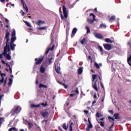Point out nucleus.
Instances as JSON below:
<instances>
[{
  "instance_id": "1",
  "label": "nucleus",
  "mask_w": 131,
  "mask_h": 131,
  "mask_svg": "<svg viewBox=\"0 0 131 131\" xmlns=\"http://www.w3.org/2000/svg\"><path fill=\"white\" fill-rule=\"evenodd\" d=\"M4 56L6 58L7 60H10L11 59V49L10 46H5L4 48V52L3 53Z\"/></svg>"
},
{
  "instance_id": "2",
  "label": "nucleus",
  "mask_w": 131,
  "mask_h": 131,
  "mask_svg": "<svg viewBox=\"0 0 131 131\" xmlns=\"http://www.w3.org/2000/svg\"><path fill=\"white\" fill-rule=\"evenodd\" d=\"M21 110H22V108L21 106L17 105L15 106L12 110L11 113H12L13 115L15 114H19L20 112H21Z\"/></svg>"
},
{
  "instance_id": "3",
  "label": "nucleus",
  "mask_w": 131,
  "mask_h": 131,
  "mask_svg": "<svg viewBox=\"0 0 131 131\" xmlns=\"http://www.w3.org/2000/svg\"><path fill=\"white\" fill-rule=\"evenodd\" d=\"M6 34L5 38L6 39V45L5 47H10L9 41H10V32H9V29L5 30Z\"/></svg>"
},
{
  "instance_id": "4",
  "label": "nucleus",
  "mask_w": 131,
  "mask_h": 131,
  "mask_svg": "<svg viewBox=\"0 0 131 131\" xmlns=\"http://www.w3.org/2000/svg\"><path fill=\"white\" fill-rule=\"evenodd\" d=\"M54 39H52L51 43L49 45L50 47L45 52V55H48L50 51H53L55 49V44H54Z\"/></svg>"
},
{
  "instance_id": "5",
  "label": "nucleus",
  "mask_w": 131,
  "mask_h": 131,
  "mask_svg": "<svg viewBox=\"0 0 131 131\" xmlns=\"http://www.w3.org/2000/svg\"><path fill=\"white\" fill-rule=\"evenodd\" d=\"M43 59H45V56L43 55H41L38 58H35V65H39L40 64H41L42 61H43Z\"/></svg>"
},
{
  "instance_id": "6",
  "label": "nucleus",
  "mask_w": 131,
  "mask_h": 131,
  "mask_svg": "<svg viewBox=\"0 0 131 131\" xmlns=\"http://www.w3.org/2000/svg\"><path fill=\"white\" fill-rule=\"evenodd\" d=\"M17 37H16V31L13 30L11 34V41L10 42V43H14Z\"/></svg>"
},
{
  "instance_id": "7",
  "label": "nucleus",
  "mask_w": 131,
  "mask_h": 131,
  "mask_svg": "<svg viewBox=\"0 0 131 131\" xmlns=\"http://www.w3.org/2000/svg\"><path fill=\"white\" fill-rule=\"evenodd\" d=\"M62 11H63L64 18H68V13H67V10L66 7H65V6L64 5L62 6Z\"/></svg>"
},
{
  "instance_id": "8",
  "label": "nucleus",
  "mask_w": 131,
  "mask_h": 131,
  "mask_svg": "<svg viewBox=\"0 0 131 131\" xmlns=\"http://www.w3.org/2000/svg\"><path fill=\"white\" fill-rule=\"evenodd\" d=\"M103 47L105 50H107V51H110V50L112 49L111 45L108 43L103 44Z\"/></svg>"
},
{
  "instance_id": "9",
  "label": "nucleus",
  "mask_w": 131,
  "mask_h": 131,
  "mask_svg": "<svg viewBox=\"0 0 131 131\" xmlns=\"http://www.w3.org/2000/svg\"><path fill=\"white\" fill-rule=\"evenodd\" d=\"M36 25H38V26H41V25L46 24V21H45V20H41V19H39L36 22Z\"/></svg>"
},
{
  "instance_id": "10",
  "label": "nucleus",
  "mask_w": 131,
  "mask_h": 131,
  "mask_svg": "<svg viewBox=\"0 0 131 131\" xmlns=\"http://www.w3.org/2000/svg\"><path fill=\"white\" fill-rule=\"evenodd\" d=\"M20 1L23 6L24 9L25 10V11H26L27 13H28L29 11H28V7H27V5H26V4H25V2H24V1L23 0H20Z\"/></svg>"
},
{
  "instance_id": "11",
  "label": "nucleus",
  "mask_w": 131,
  "mask_h": 131,
  "mask_svg": "<svg viewBox=\"0 0 131 131\" xmlns=\"http://www.w3.org/2000/svg\"><path fill=\"white\" fill-rule=\"evenodd\" d=\"M88 122L89 124L88 125V127L86 128V131H90V128H93V125L92 124V123H91V120H90V119H88Z\"/></svg>"
},
{
  "instance_id": "12",
  "label": "nucleus",
  "mask_w": 131,
  "mask_h": 131,
  "mask_svg": "<svg viewBox=\"0 0 131 131\" xmlns=\"http://www.w3.org/2000/svg\"><path fill=\"white\" fill-rule=\"evenodd\" d=\"M98 80L95 81L94 83H92V87L96 91V92H98L99 90L98 89V87L97 86V82Z\"/></svg>"
},
{
  "instance_id": "13",
  "label": "nucleus",
  "mask_w": 131,
  "mask_h": 131,
  "mask_svg": "<svg viewBox=\"0 0 131 131\" xmlns=\"http://www.w3.org/2000/svg\"><path fill=\"white\" fill-rule=\"evenodd\" d=\"M95 36L96 38H98L99 39H103V38H104V36H103L102 34L100 33L95 34Z\"/></svg>"
},
{
  "instance_id": "14",
  "label": "nucleus",
  "mask_w": 131,
  "mask_h": 131,
  "mask_svg": "<svg viewBox=\"0 0 131 131\" xmlns=\"http://www.w3.org/2000/svg\"><path fill=\"white\" fill-rule=\"evenodd\" d=\"M9 47H10V49L11 51H15V47H16V44H14V43H9Z\"/></svg>"
},
{
  "instance_id": "15",
  "label": "nucleus",
  "mask_w": 131,
  "mask_h": 131,
  "mask_svg": "<svg viewBox=\"0 0 131 131\" xmlns=\"http://www.w3.org/2000/svg\"><path fill=\"white\" fill-rule=\"evenodd\" d=\"M81 45H85L88 42V38L84 37L80 41Z\"/></svg>"
},
{
  "instance_id": "16",
  "label": "nucleus",
  "mask_w": 131,
  "mask_h": 131,
  "mask_svg": "<svg viewBox=\"0 0 131 131\" xmlns=\"http://www.w3.org/2000/svg\"><path fill=\"white\" fill-rule=\"evenodd\" d=\"M76 32H77V29H76V28H74L72 32V34H71V37H74V36L75 35V34H76Z\"/></svg>"
},
{
  "instance_id": "17",
  "label": "nucleus",
  "mask_w": 131,
  "mask_h": 131,
  "mask_svg": "<svg viewBox=\"0 0 131 131\" xmlns=\"http://www.w3.org/2000/svg\"><path fill=\"white\" fill-rule=\"evenodd\" d=\"M41 115L42 116V117H43V118H48V117H49V112H43L41 114Z\"/></svg>"
},
{
  "instance_id": "18",
  "label": "nucleus",
  "mask_w": 131,
  "mask_h": 131,
  "mask_svg": "<svg viewBox=\"0 0 131 131\" xmlns=\"http://www.w3.org/2000/svg\"><path fill=\"white\" fill-rule=\"evenodd\" d=\"M40 71L41 73H45L46 72V68L43 67V66L42 64L40 68Z\"/></svg>"
},
{
  "instance_id": "19",
  "label": "nucleus",
  "mask_w": 131,
  "mask_h": 131,
  "mask_svg": "<svg viewBox=\"0 0 131 131\" xmlns=\"http://www.w3.org/2000/svg\"><path fill=\"white\" fill-rule=\"evenodd\" d=\"M115 18H116L115 15L112 16L109 19V22H111V23H112V22L115 21Z\"/></svg>"
},
{
  "instance_id": "20",
  "label": "nucleus",
  "mask_w": 131,
  "mask_h": 131,
  "mask_svg": "<svg viewBox=\"0 0 131 131\" xmlns=\"http://www.w3.org/2000/svg\"><path fill=\"white\" fill-rule=\"evenodd\" d=\"M48 27H38L37 28V30H47Z\"/></svg>"
},
{
  "instance_id": "21",
  "label": "nucleus",
  "mask_w": 131,
  "mask_h": 131,
  "mask_svg": "<svg viewBox=\"0 0 131 131\" xmlns=\"http://www.w3.org/2000/svg\"><path fill=\"white\" fill-rule=\"evenodd\" d=\"M82 71H83L82 67H80L78 69V75H80V74H81V73H82Z\"/></svg>"
},
{
  "instance_id": "22",
  "label": "nucleus",
  "mask_w": 131,
  "mask_h": 131,
  "mask_svg": "<svg viewBox=\"0 0 131 131\" xmlns=\"http://www.w3.org/2000/svg\"><path fill=\"white\" fill-rule=\"evenodd\" d=\"M39 88L40 89L41 88H44V89H48V86L46 85H43L42 83H40L39 85Z\"/></svg>"
},
{
  "instance_id": "23",
  "label": "nucleus",
  "mask_w": 131,
  "mask_h": 131,
  "mask_svg": "<svg viewBox=\"0 0 131 131\" xmlns=\"http://www.w3.org/2000/svg\"><path fill=\"white\" fill-rule=\"evenodd\" d=\"M105 41L108 43L110 42L111 43H113V42H114V41L111 40L110 38H106Z\"/></svg>"
},
{
  "instance_id": "24",
  "label": "nucleus",
  "mask_w": 131,
  "mask_h": 131,
  "mask_svg": "<svg viewBox=\"0 0 131 131\" xmlns=\"http://www.w3.org/2000/svg\"><path fill=\"white\" fill-rule=\"evenodd\" d=\"M114 117H115V119H119V115L117 113H116L114 115Z\"/></svg>"
},
{
  "instance_id": "25",
  "label": "nucleus",
  "mask_w": 131,
  "mask_h": 131,
  "mask_svg": "<svg viewBox=\"0 0 131 131\" xmlns=\"http://www.w3.org/2000/svg\"><path fill=\"white\" fill-rule=\"evenodd\" d=\"M62 128H63V129H64L65 130H67V129H68V126H67L66 125V123H64L63 124Z\"/></svg>"
},
{
  "instance_id": "26",
  "label": "nucleus",
  "mask_w": 131,
  "mask_h": 131,
  "mask_svg": "<svg viewBox=\"0 0 131 131\" xmlns=\"http://www.w3.org/2000/svg\"><path fill=\"white\" fill-rule=\"evenodd\" d=\"M97 74H93L92 75V81H95L96 78H97Z\"/></svg>"
},
{
  "instance_id": "27",
  "label": "nucleus",
  "mask_w": 131,
  "mask_h": 131,
  "mask_svg": "<svg viewBox=\"0 0 131 131\" xmlns=\"http://www.w3.org/2000/svg\"><path fill=\"white\" fill-rule=\"evenodd\" d=\"M24 23H25L27 26H28V27H31V25H30V24L28 21L24 20Z\"/></svg>"
},
{
  "instance_id": "28",
  "label": "nucleus",
  "mask_w": 131,
  "mask_h": 131,
  "mask_svg": "<svg viewBox=\"0 0 131 131\" xmlns=\"http://www.w3.org/2000/svg\"><path fill=\"white\" fill-rule=\"evenodd\" d=\"M60 69H61L59 68V67H58L57 68H55V71H56V73H58V74H60Z\"/></svg>"
},
{
  "instance_id": "29",
  "label": "nucleus",
  "mask_w": 131,
  "mask_h": 131,
  "mask_svg": "<svg viewBox=\"0 0 131 131\" xmlns=\"http://www.w3.org/2000/svg\"><path fill=\"white\" fill-rule=\"evenodd\" d=\"M92 16H93V20H94V21H96V15H95V14H94L93 13H90V16L92 17Z\"/></svg>"
},
{
  "instance_id": "30",
  "label": "nucleus",
  "mask_w": 131,
  "mask_h": 131,
  "mask_svg": "<svg viewBox=\"0 0 131 131\" xmlns=\"http://www.w3.org/2000/svg\"><path fill=\"white\" fill-rule=\"evenodd\" d=\"M85 29H86V33L87 34L89 33H91V30H90V28L88 26L85 27Z\"/></svg>"
},
{
  "instance_id": "31",
  "label": "nucleus",
  "mask_w": 131,
  "mask_h": 131,
  "mask_svg": "<svg viewBox=\"0 0 131 131\" xmlns=\"http://www.w3.org/2000/svg\"><path fill=\"white\" fill-rule=\"evenodd\" d=\"M13 83V79L10 78L9 81L8 82V85H11Z\"/></svg>"
},
{
  "instance_id": "32",
  "label": "nucleus",
  "mask_w": 131,
  "mask_h": 131,
  "mask_svg": "<svg viewBox=\"0 0 131 131\" xmlns=\"http://www.w3.org/2000/svg\"><path fill=\"white\" fill-rule=\"evenodd\" d=\"M94 66L97 68V69H100V66L97 62L95 63Z\"/></svg>"
},
{
  "instance_id": "33",
  "label": "nucleus",
  "mask_w": 131,
  "mask_h": 131,
  "mask_svg": "<svg viewBox=\"0 0 131 131\" xmlns=\"http://www.w3.org/2000/svg\"><path fill=\"white\" fill-rule=\"evenodd\" d=\"M17 130H18V129H17L16 128L13 127L10 128L8 131H17Z\"/></svg>"
},
{
  "instance_id": "34",
  "label": "nucleus",
  "mask_w": 131,
  "mask_h": 131,
  "mask_svg": "<svg viewBox=\"0 0 131 131\" xmlns=\"http://www.w3.org/2000/svg\"><path fill=\"white\" fill-rule=\"evenodd\" d=\"M100 27L101 28H106V27H107V26H106V25H104V24H102L100 25Z\"/></svg>"
},
{
  "instance_id": "35",
  "label": "nucleus",
  "mask_w": 131,
  "mask_h": 131,
  "mask_svg": "<svg viewBox=\"0 0 131 131\" xmlns=\"http://www.w3.org/2000/svg\"><path fill=\"white\" fill-rule=\"evenodd\" d=\"M41 105L43 106V107H47V106H49V104H47V101L45 102V103H41Z\"/></svg>"
},
{
  "instance_id": "36",
  "label": "nucleus",
  "mask_w": 131,
  "mask_h": 131,
  "mask_svg": "<svg viewBox=\"0 0 131 131\" xmlns=\"http://www.w3.org/2000/svg\"><path fill=\"white\" fill-rule=\"evenodd\" d=\"M96 117H98V118H100L101 117V114L99 113V112H97L96 114Z\"/></svg>"
},
{
  "instance_id": "37",
  "label": "nucleus",
  "mask_w": 131,
  "mask_h": 131,
  "mask_svg": "<svg viewBox=\"0 0 131 131\" xmlns=\"http://www.w3.org/2000/svg\"><path fill=\"white\" fill-rule=\"evenodd\" d=\"M53 57L49 58H48V61L49 62V64H52L53 63V61H52V59H53Z\"/></svg>"
},
{
  "instance_id": "38",
  "label": "nucleus",
  "mask_w": 131,
  "mask_h": 131,
  "mask_svg": "<svg viewBox=\"0 0 131 131\" xmlns=\"http://www.w3.org/2000/svg\"><path fill=\"white\" fill-rule=\"evenodd\" d=\"M28 124L29 125V128L32 127V126H33V125L31 122H28Z\"/></svg>"
},
{
  "instance_id": "39",
  "label": "nucleus",
  "mask_w": 131,
  "mask_h": 131,
  "mask_svg": "<svg viewBox=\"0 0 131 131\" xmlns=\"http://www.w3.org/2000/svg\"><path fill=\"white\" fill-rule=\"evenodd\" d=\"M100 124L102 127H104V126H105V123L104 122H100Z\"/></svg>"
},
{
  "instance_id": "40",
  "label": "nucleus",
  "mask_w": 131,
  "mask_h": 131,
  "mask_svg": "<svg viewBox=\"0 0 131 131\" xmlns=\"http://www.w3.org/2000/svg\"><path fill=\"white\" fill-rule=\"evenodd\" d=\"M108 119L110 120V121H111V120L113 122H114V118H112V117L110 116V117H108Z\"/></svg>"
},
{
  "instance_id": "41",
  "label": "nucleus",
  "mask_w": 131,
  "mask_h": 131,
  "mask_svg": "<svg viewBox=\"0 0 131 131\" xmlns=\"http://www.w3.org/2000/svg\"><path fill=\"white\" fill-rule=\"evenodd\" d=\"M66 35L67 37H68V35H69V29L66 30Z\"/></svg>"
},
{
  "instance_id": "42",
  "label": "nucleus",
  "mask_w": 131,
  "mask_h": 131,
  "mask_svg": "<svg viewBox=\"0 0 131 131\" xmlns=\"http://www.w3.org/2000/svg\"><path fill=\"white\" fill-rule=\"evenodd\" d=\"M69 129H70V131H73V128L72 127V125H70Z\"/></svg>"
},
{
  "instance_id": "43",
  "label": "nucleus",
  "mask_w": 131,
  "mask_h": 131,
  "mask_svg": "<svg viewBox=\"0 0 131 131\" xmlns=\"http://www.w3.org/2000/svg\"><path fill=\"white\" fill-rule=\"evenodd\" d=\"M88 22L89 23H90V24H93V23H94V20H93V19H89L88 20Z\"/></svg>"
},
{
  "instance_id": "44",
  "label": "nucleus",
  "mask_w": 131,
  "mask_h": 131,
  "mask_svg": "<svg viewBox=\"0 0 131 131\" xmlns=\"http://www.w3.org/2000/svg\"><path fill=\"white\" fill-rule=\"evenodd\" d=\"M60 18L62 20H64V16H63V14H62V12H61V13H60Z\"/></svg>"
},
{
  "instance_id": "45",
  "label": "nucleus",
  "mask_w": 131,
  "mask_h": 131,
  "mask_svg": "<svg viewBox=\"0 0 131 131\" xmlns=\"http://www.w3.org/2000/svg\"><path fill=\"white\" fill-rule=\"evenodd\" d=\"M75 93H76V94L77 95H78L79 94V92L78 91V89L76 88V89L75 90Z\"/></svg>"
},
{
  "instance_id": "46",
  "label": "nucleus",
  "mask_w": 131,
  "mask_h": 131,
  "mask_svg": "<svg viewBox=\"0 0 131 131\" xmlns=\"http://www.w3.org/2000/svg\"><path fill=\"white\" fill-rule=\"evenodd\" d=\"M5 80V78H4V77H2V79L0 80V82L1 83H3V82H4V80Z\"/></svg>"
},
{
  "instance_id": "47",
  "label": "nucleus",
  "mask_w": 131,
  "mask_h": 131,
  "mask_svg": "<svg viewBox=\"0 0 131 131\" xmlns=\"http://www.w3.org/2000/svg\"><path fill=\"white\" fill-rule=\"evenodd\" d=\"M98 48H99V49L100 52H103V48H102V47H101V46H98Z\"/></svg>"
},
{
  "instance_id": "48",
  "label": "nucleus",
  "mask_w": 131,
  "mask_h": 131,
  "mask_svg": "<svg viewBox=\"0 0 131 131\" xmlns=\"http://www.w3.org/2000/svg\"><path fill=\"white\" fill-rule=\"evenodd\" d=\"M108 112H109V113H110V114H112V115H113V114H114L113 111H112V110H109V111H108Z\"/></svg>"
},
{
  "instance_id": "49",
  "label": "nucleus",
  "mask_w": 131,
  "mask_h": 131,
  "mask_svg": "<svg viewBox=\"0 0 131 131\" xmlns=\"http://www.w3.org/2000/svg\"><path fill=\"white\" fill-rule=\"evenodd\" d=\"M31 106L32 108H36V105H35V104H31Z\"/></svg>"
},
{
  "instance_id": "50",
  "label": "nucleus",
  "mask_w": 131,
  "mask_h": 131,
  "mask_svg": "<svg viewBox=\"0 0 131 131\" xmlns=\"http://www.w3.org/2000/svg\"><path fill=\"white\" fill-rule=\"evenodd\" d=\"M3 97H4V95H0V103L2 102V99H3Z\"/></svg>"
},
{
  "instance_id": "51",
  "label": "nucleus",
  "mask_w": 131,
  "mask_h": 131,
  "mask_svg": "<svg viewBox=\"0 0 131 131\" xmlns=\"http://www.w3.org/2000/svg\"><path fill=\"white\" fill-rule=\"evenodd\" d=\"M37 128H38V129H39L40 131H41V128H40V127H39V126L38 125H36Z\"/></svg>"
},
{
  "instance_id": "52",
  "label": "nucleus",
  "mask_w": 131,
  "mask_h": 131,
  "mask_svg": "<svg viewBox=\"0 0 131 131\" xmlns=\"http://www.w3.org/2000/svg\"><path fill=\"white\" fill-rule=\"evenodd\" d=\"M94 100H96V99H97V94H95L93 97Z\"/></svg>"
},
{
  "instance_id": "53",
  "label": "nucleus",
  "mask_w": 131,
  "mask_h": 131,
  "mask_svg": "<svg viewBox=\"0 0 131 131\" xmlns=\"http://www.w3.org/2000/svg\"><path fill=\"white\" fill-rule=\"evenodd\" d=\"M21 15L22 16H24V15H25V13L24 12V11H23V10H21Z\"/></svg>"
},
{
  "instance_id": "54",
  "label": "nucleus",
  "mask_w": 131,
  "mask_h": 131,
  "mask_svg": "<svg viewBox=\"0 0 131 131\" xmlns=\"http://www.w3.org/2000/svg\"><path fill=\"white\" fill-rule=\"evenodd\" d=\"M100 84H101V88L102 89H104V84H103V83L102 82H100Z\"/></svg>"
},
{
  "instance_id": "55",
  "label": "nucleus",
  "mask_w": 131,
  "mask_h": 131,
  "mask_svg": "<svg viewBox=\"0 0 131 131\" xmlns=\"http://www.w3.org/2000/svg\"><path fill=\"white\" fill-rule=\"evenodd\" d=\"M84 113H85V114H89V111L84 110Z\"/></svg>"
},
{
  "instance_id": "56",
  "label": "nucleus",
  "mask_w": 131,
  "mask_h": 131,
  "mask_svg": "<svg viewBox=\"0 0 131 131\" xmlns=\"http://www.w3.org/2000/svg\"><path fill=\"white\" fill-rule=\"evenodd\" d=\"M5 64H6V66H7V67H9V68H11V66H10V64H9L8 63H5Z\"/></svg>"
},
{
  "instance_id": "57",
  "label": "nucleus",
  "mask_w": 131,
  "mask_h": 131,
  "mask_svg": "<svg viewBox=\"0 0 131 131\" xmlns=\"http://www.w3.org/2000/svg\"><path fill=\"white\" fill-rule=\"evenodd\" d=\"M74 96H75V94H70V97H72Z\"/></svg>"
},
{
  "instance_id": "58",
  "label": "nucleus",
  "mask_w": 131,
  "mask_h": 131,
  "mask_svg": "<svg viewBox=\"0 0 131 131\" xmlns=\"http://www.w3.org/2000/svg\"><path fill=\"white\" fill-rule=\"evenodd\" d=\"M88 59H89V60H91V62L93 61V59H92V57H91V56H89L88 57Z\"/></svg>"
},
{
  "instance_id": "59",
  "label": "nucleus",
  "mask_w": 131,
  "mask_h": 131,
  "mask_svg": "<svg viewBox=\"0 0 131 131\" xmlns=\"http://www.w3.org/2000/svg\"><path fill=\"white\" fill-rule=\"evenodd\" d=\"M3 76H6V74L2 73L1 74V77L3 78V77H4Z\"/></svg>"
},
{
  "instance_id": "60",
  "label": "nucleus",
  "mask_w": 131,
  "mask_h": 131,
  "mask_svg": "<svg viewBox=\"0 0 131 131\" xmlns=\"http://www.w3.org/2000/svg\"><path fill=\"white\" fill-rule=\"evenodd\" d=\"M1 62H2V63H3V64H6V62L5 61V60H4L3 59L1 60Z\"/></svg>"
},
{
  "instance_id": "61",
  "label": "nucleus",
  "mask_w": 131,
  "mask_h": 131,
  "mask_svg": "<svg viewBox=\"0 0 131 131\" xmlns=\"http://www.w3.org/2000/svg\"><path fill=\"white\" fill-rule=\"evenodd\" d=\"M9 71H10L11 74H12V68H9Z\"/></svg>"
},
{
  "instance_id": "62",
  "label": "nucleus",
  "mask_w": 131,
  "mask_h": 131,
  "mask_svg": "<svg viewBox=\"0 0 131 131\" xmlns=\"http://www.w3.org/2000/svg\"><path fill=\"white\" fill-rule=\"evenodd\" d=\"M36 107H40V106H41V103L39 104H37V105H36Z\"/></svg>"
},
{
  "instance_id": "63",
  "label": "nucleus",
  "mask_w": 131,
  "mask_h": 131,
  "mask_svg": "<svg viewBox=\"0 0 131 131\" xmlns=\"http://www.w3.org/2000/svg\"><path fill=\"white\" fill-rule=\"evenodd\" d=\"M57 82H58V83H59V84H61V85H62V82H61V81H57Z\"/></svg>"
},
{
  "instance_id": "64",
  "label": "nucleus",
  "mask_w": 131,
  "mask_h": 131,
  "mask_svg": "<svg viewBox=\"0 0 131 131\" xmlns=\"http://www.w3.org/2000/svg\"><path fill=\"white\" fill-rule=\"evenodd\" d=\"M36 84H38V80H36Z\"/></svg>"
}]
</instances>
